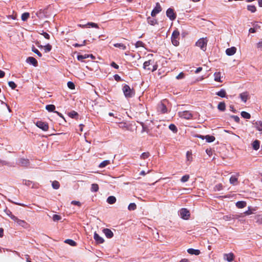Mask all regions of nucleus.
Masks as SVG:
<instances>
[{"instance_id": "nucleus-48", "label": "nucleus", "mask_w": 262, "mask_h": 262, "mask_svg": "<svg viewBox=\"0 0 262 262\" xmlns=\"http://www.w3.org/2000/svg\"><path fill=\"white\" fill-rule=\"evenodd\" d=\"M8 85L13 90L16 88V84L13 81H9Z\"/></svg>"}, {"instance_id": "nucleus-37", "label": "nucleus", "mask_w": 262, "mask_h": 262, "mask_svg": "<svg viewBox=\"0 0 262 262\" xmlns=\"http://www.w3.org/2000/svg\"><path fill=\"white\" fill-rule=\"evenodd\" d=\"M186 159L187 161L189 162H191L192 160V156L191 152L188 151L186 152Z\"/></svg>"}, {"instance_id": "nucleus-58", "label": "nucleus", "mask_w": 262, "mask_h": 262, "mask_svg": "<svg viewBox=\"0 0 262 262\" xmlns=\"http://www.w3.org/2000/svg\"><path fill=\"white\" fill-rule=\"evenodd\" d=\"M184 77V74L183 72L180 73L177 77V79H183Z\"/></svg>"}, {"instance_id": "nucleus-1", "label": "nucleus", "mask_w": 262, "mask_h": 262, "mask_svg": "<svg viewBox=\"0 0 262 262\" xmlns=\"http://www.w3.org/2000/svg\"><path fill=\"white\" fill-rule=\"evenodd\" d=\"M208 43L207 37L201 38L196 42L195 46L200 48L202 51H205Z\"/></svg>"}, {"instance_id": "nucleus-21", "label": "nucleus", "mask_w": 262, "mask_h": 262, "mask_svg": "<svg viewBox=\"0 0 262 262\" xmlns=\"http://www.w3.org/2000/svg\"><path fill=\"white\" fill-rule=\"evenodd\" d=\"M187 252L191 255H198L200 254L199 250L194 249L192 248H189L187 250Z\"/></svg>"}, {"instance_id": "nucleus-23", "label": "nucleus", "mask_w": 262, "mask_h": 262, "mask_svg": "<svg viewBox=\"0 0 262 262\" xmlns=\"http://www.w3.org/2000/svg\"><path fill=\"white\" fill-rule=\"evenodd\" d=\"M38 47L41 48H43L44 49L45 52L46 53L50 52L52 49V46L50 44H48L44 46L41 45L38 46Z\"/></svg>"}, {"instance_id": "nucleus-8", "label": "nucleus", "mask_w": 262, "mask_h": 262, "mask_svg": "<svg viewBox=\"0 0 262 262\" xmlns=\"http://www.w3.org/2000/svg\"><path fill=\"white\" fill-rule=\"evenodd\" d=\"M166 16L171 20H174L176 18V14L171 8H168L166 11Z\"/></svg>"}, {"instance_id": "nucleus-27", "label": "nucleus", "mask_w": 262, "mask_h": 262, "mask_svg": "<svg viewBox=\"0 0 262 262\" xmlns=\"http://www.w3.org/2000/svg\"><path fill=\"white\" fill-rule=\"evenodd\" d=\"M217 108L221 111H224L226 109V104L224 102H220L217 105Z\"/></svg>"}, {"instance_id": "nucleus-42", "label": "nucleus", "mask_w": 262, "mask_h": 262, "mask_svg": "<svg viewBox=\"0 0 262 262\" xmlns=\"http://www.w3.org/2000/svg\"><path fill=\"white\" fill-rule=\"evenodd\" d=\"M136 205L135 203H130L128 206V209L129 210H135L136 209Z\"/></svg>"}, {"instance_id": "nucleus-3", "label": "nucleus", "mask_w": 262, "mask_h": 262, "mask_svg": "<svg viewBox=\"0 0 262 262\" xmlns=\"http://www.w3.org/2000/svg\"><path fill=\"white\" fill-rule=\"evenodd\" d=\"M123 92L126 97H132L134 95V92L128 85H125L123 88Z\"/></svg>"}, {"instance_id": "nucleus-47", "label": "nucleus", "mask_w": 262, "mask_h": 262, "mask_svg": "<svg viewBox=\"0 0 262 262\" xmlns=\"http://www.w3.org/2000/svg\"><path fill=\"white\" fill-rule=\"evenodd\" d=\"M68 88L71 90L75 89V84L73 82L69 81L67 83Z\"/></svg>"}, {"instance_id": "nucleus-45", "label": "nucleus", "mask_w": 262, "mask_h": 262, "mask_svg": "<svg viewBox=\"0 0 262 262\" xmlns=\"http://www.w3.org/2000/svg\"><path fill=\"white\" fill-rule=\"evenodd\" d=\"M169 128L174 133H176L177 132V127L175 125H174L173 124H171L169 125Z\"/></svg>"}, {"instance_id": "nucleus-7", "label": "nucleus", "mask_w": 262, "mask_h": 262, "mask_svg": "<svg viewBox=\"0 0 262 262\" xmlns=\"http://www.w3.org/2000/svg\"><path fill=\"white\" fill-rule=\"evenodd\" d=\"M179 213L181 217L184 220H188L190 216L189 211L185 208L181 209Z\"/></svg>"}, {"instance_id": "nucleus-9", "label": "nucleus", "mask_w": 262, "mask_h": 262, "mask_svg": "<svg viewBox=\"0 0 262 262\" xmlns=\"http://www.w3.org/2000/svg\"><path fill=\"white\" fill-rule=\"evenodd\" d=\"M36 125L38 127L41 129L43 131H47L49 129V126L46 122L39 121L36 123Z\"/></svg>"}, {"instance_id": "nucleus-57", "label": "nucleus", "mask_w": 262, "mask_h": 262, "mask_svg": "<svg viewBox=\"0 0 262 262\" xmlns=\"http://www.w3.org/2000/svg\"><path fill=\"white\" fill-rule=\"evenodd\" d=\"M1 104L5 106L8 110L9 112H11V110L9 107V106L6 103L4 102L3 101H1Z\"/></svg>"}, {"instance_id": "nucleus-29", "label": "nucleus", "mask_w": 262, "mask_h": 262, "mask_svg": "<svg viewBox=\"0 0 262 262\" xmlns=\"http://www.w3.org/2000/svg\"><path fill=\"white\" fill-rule=\"evenodd\" d=\"M260 143L259 141L256 140L252 143V147L254 150H257L259 148Z\"/></svg>"}, {"instance_id": "nucleus-31", "label": "nucleus", "mask_w": 262, "mask_h": 262, "mask_svg": "<svg viewBox=\"0 0 262 262\" xmlns=\"http://www.w3.org/2000/svg\"><path fill=\"white\" fill-rule=\"evenodd\" d=\"M256 211V209L255 208H252L251 209L250 208V207H248V210H247L246 211H245L244 212V213L247 215H251L253 213H254V212Z\"/></svg>"}, {"instance_id": "nucleus-6", "label": "nucleus", "mask_w": 262, "mask_h": 262, "mask_svg": "<svg viewBox=\"0 0 262 262\" xmlns=\"http://www.w3.org/2000/svg\"><path fill=\"white\" fill-rule=\"evenodd\" d=\"M36 15L39 19L47 18L49 16L48 10L47 9H41L36 12Z\"/></svg>"}, {"instance_id": "nucleus-17", "label": "nucleus", "mask_w": 262, "mask_h": 262, "mask_svg": "<svg viewBox=\"0 0 262 262\" xmlns=\"http://www.w3.org/2000/svg\"><path fill=\"white\" fill-rule=\"evenodd\" d=\"M94 238L98 244H102L104 242V239L100 236L96 232L94 233Z\"/></svg>"}, {"instance_id": "nucleus-13", "label": "nucleus", "mask_w": 262, "mask_h": 262, "mask_svg": "<svg viewBox=\"0 0 262 262\" xmlns=\"http://www.w3.org/2000/svg\"><path fill=\"white\" fill-rule=\"evenodd\" d=\"M161 8L159 3H157L156 7L153 9L151 13V15L152 16H156L158 13H159L161 11Z\"/></svg>"}, {"instance_id": "nucleus-60", "label": "nucleus", "mask_w": 262, "mask_h": 262, "mask_svg": "<svg viewBox=\"0 0 262 262\" xmlns=\"http://www.w3.org/2000/svg\"><path fill=\"white\" fill-rule=\"evenodd\" d=\"M41 34L45 38L48 39H50V35L47 33L43 32Z\"/></svg>"}, {"instance_id": "nucleus-33", "label": "nucleus", "mask_w": 262, "mask_h": 262, "mask_svg": "<svg viewBox=\"0 0 262 262\" xmlns=\"http://www.w3.org/2000/svg\"><path fill=\"white\" fill-rule=\"evenodd\" d=\"M241 116L242 117L245 119H250L251 117L250 114L245 111L241 112Z\"/></svg>"}, {"instance_id": "nucleus-19", "label": "nucleus", "mask_w": 262, "mask_h": 262, "mask_svg": "<svg viewBox=\"0 0 262 262\" xmlns=\"http://www.w3.org/2000/svg\"><path fill=\"white\" fill-rule=\"evenodd\" d=\"M103 232L108 238H112L114 235L113 232L110 229L107 228L104 229L103 230Z\"/></svg>"}, {"instance_id": "nucleus-24", "label": "nucleus", "mask_w": 262, "mask_h": 262, "mask_svg": "<svg viewBox=\"0 0 262 262\" xmlns=\"http://www.w3.org/2000/svg\"><path fill=\"white\" fill-rule=\"evenodd\" d=\"M256 223L258 225L262 224V214H257L254 217Z\"/></svg>"}, {"instance_id": "nucleus-20", "label": "nucleus", "mask_w": 262, "mask_h": 262, "mask_svg": "<svg viewBox=\"0 0 262 262\" xmlns=\"http://www.w3.org/2000/svg\"><path fill=\"white\" fill-rule=\"evenodd\" d=\"M26 61H27V62L28 63H29L30 64H31L33 65L35 67H36L37 66V60L35 59V58H34L33 57H28Z\"/></svg>"}, {"instance_id": "nucleus-18", "label": "nucleus", "mask_w": 262, "mask_h": 262, "mask_svg": "<svg viewBox=\"0 0 262 262\" xmlns=\"http://www.w3.org/2000/svg\"><path fill=\"white\" fill-rule=\"evenodd\" d=\"M257 130L262 134V121H257L253 123Z\"/></svg>"}, {"instance_id": "nucleus-40", "label": "nucleus", "mask_w": 262, "mask_h": 262, "mask_svg": "<svg viewBox=\"0 0 262 262\" xmlns=\"http://www.w3.org/2000/svg\"><path fill=\"white\" fill-rule=\"evenodd\" d=\"M89 57V55H88V54H85L84 55H80L77 56V59L79 61H82L83 59H86Z\"/></svg>"}, {"instance_id": "nucleus-32", "label": "nucleus", "mask_w": 262, "mask_h": 262, "mask_svg": "<svg viewBox=\"0 0 262 262\" xmlns=\"http://www.w3.org/2000/svg\"><path fill=\"white\" fill-rule=\"evenodd\" d=\"M46 108L49 112H55V106L53 104L47 105L46 106Z\"/></svg>"}, {"instance_id": "nucleus-63", "label": "nucleus", "mask_w": 262, "mask_h": 262, "mask_svg": "<svg viewBox=\"0 0 262 262\" xmlns=\"http://www.w3.org/2000/svg\"><path fill=\"white\" fill-rule=\"evenodd\" d=\"M111 66L114 67V68L118 69L119 68V66L114 62H112L111 63Z\"/></svg>"}, {"instance_id": "nucleus-49", "label": "nucleus", "mask_w": 262, "mask_h": 262, "mask_svg": "<svg viewBox=\"0 0 262 262\" xmlns=\"http://www.w3.org/2000/svg\"><path fill=\"white\" fill-rule=\"evenodd\" d=\"M149 156V152H147L142 153V155H141L140 157L142 159H145L147 158Z\"/></svg>"}, {"instance_id": "nucleus-51", "label": "nucleus", "mask_w": 262, "mask_h": 262, "mask_svg": "<svg viewBox=\"0 0 262 262\" xmlns=\"http://www.w3.org/2000/svg\"><path fill=\"white\" fill-rule=\"evenodd\" d=\"M69 116L73 118H74L75 117H76V116H77V112H75V111H72L71 112H70L69 114H68Z\"/></svg>"}, {"instance_id": "nucleus-35", "label": "nucleus", "mask_w": 262, "mask_h": 262, "mask_svg": "<svg viewBox=\"0 0 262 262\" xmlns=\"http://www.w3.org/2000/svg\"><path fill=\"white\" fill-rule=\"evenodd\" d=\"M29 16H30V14L28 12H25V13H24L21 15V18L22 20L26 21L28 19V18L29 17Z\"/></svg>"}, {"instance_id": "nucleus-62", "label": "nucleus", "mask_w": 262, "mask_h": 262, "mask_svg": "<svg viewBox=\"0 0 262 262\" xmlns=\"http://www.w3.org/2000/svg\"><path fill=\"white\" fill-rule=\"evenodd\" d=\"M235 122H238L239 121V118L237 116H232L231 117Z\"/></svg>"}, {"instance_id": "nucleus-39", "label": "nucleus", "mask_w": 262, "mask_h": 262, "mask_svg": "<svg viewBox=\"0 0 262 262\" xmlns=\"http://www.w3.org/2000/svg\"><path fill=\"white\" fill-rule=\"evenodd\" d=\"M52 186L54 189H57L59 188L60 184L58 181H54L52 182Z\"/></svg>"}, {"instance_id": "nucleus-46", "label": "nucleus", "mask_w": 262, "mask_h": 262, "mask_svg": "<svg viewBox=\"0 0 262 262\" xmlns=\"http://www.w3.org/2000/svg\"><path fill=\"white\" fill-rule=\"evenodd\" d=\"M16 223L18 225L22 227H25V226L27 225V223L24 221L19 219L18 220Z\"/></svg>"}, {"instance_id": "nucleus-12", "label": "nucleus", "mask_w": 262, "mask_h": 262, "mask_svg": "<svg viewBox=\"0 0 262 262\" xmlns=\"http://www.w3.org/2000/svg\"><path fill=\"white\" fill-rule=\"evenodd\" d=\"M239 97L242 101L246 102L247 100L249 98V94L247 92H244L239 94Z\"/></svg>"}, {"instance_id": "nucleus-22", "label": "nucleus", "mask_w": 262, "mask_h": 262, "mask_svg": "<svg viewBox=\"0 0 262 262\" xmlns=\"http://www.w3.org/2000/svg\"><path fill=\"white\" fill-rule=\"evenodd\" d=\"M247 203L245 201H238L236 203V206L238 208H243L246 206Z\"/></svg>"}, {"instance_id": "nucleus-2", "label": "nucleus", "mask_w": 262, "mask_h": 262, "mask_svg": "<svg viewBox=\"0 0 262 262\" xmlns=\"http://www.w3.org/2000/svg\"><path fill=\"white\" fill-rule=\"evenodd\" d=\"M179 35L180 33L178 30H174L171 35V42L174 46H178L179 45Z\"/></svg>"}, {"instance_id": "nucleus-10", "label": "nucleus", "mask_w": 262, "mask_h": 262, "mask_svg": "<svg viewBox=\"0 0 262 262\" xmlns=\"http://www.w3.org/2000/svg\"><path fill=\"white\" fill-rule=\"evenodd\" d=\"M234 258V255L232 253H225L223 255V258L228 262H232Z\"/></svg>"}, {"instance_id": "nucleus-16", "label": "nucleus", "mask_w": 262, "mask_h": 262, "mask_svg": "<svg viewBox=\"0 0 262 262\" xmlns=\"http://www.w3.org/2000/svg\"><path fill=\"white\" fill-rule=\"evenodd\" d=\"M236 52V48L234 47H232L230 48H228L226 50V53L228 56H232L234 55Z\"/></svg>"}, {"instance_id": "nucleus-43", "label": "nucleus", "mask_w": 262, "mask_h": 262, "mask_svg": "<svg viewBox=\"0 0 262 262\" xmlns=\"http://www.w3.org/2000/svg\"><path fill=\"white\" fill-rule=\"evenodd\" d=\"M135 47L136 48H138L139 47L144 48V43L141 41H138L135 43Z\"/></svg>"}, {"instance_id": "nucleus-52", "label": "nucleus", "mask_w": 262, "mask_h": 262, "mask_svg": "<svg viewBox=\"0 0 262 262\" xmlns=\"http://www.w3.org/2000/svg\"><path fill=\"white\" fill-rule=\"evenodd\" d=\"M159 108H161L162 113H164L167 111L166 106L163 104L160 105Z\"/></svg>"}, {"instance_id": "nucleus-4", "label": "nucleus", "mask_w": 262, "mask_h": 262, "mask_svg": "<svg viewBox=\"0 0 262 262\" xmlns=\"http://www.w3.org/2000/svg\"><path fill=\"white\" fill-rule=\"evenodd\" d=\"M178 115L180 118L187 120L191 119L193 117L191 113L188 111L179 112Z\"/></svg>"}, {"instance_id": "nucleus-11", "label": "nucleus", "mask_w": 262, "mask_h": 262, "mask_svg": "<svg viewBox=\"0 0 262 262\" xmlns=\"http://www.w3.org/2000/svg\"><path fill=\"white\" fill-rule=\"evenodd\" d=\"M199 138L202 139H206L207 142H212L215 140V137L213 136L207 135L205 136H203L202 135H200L198 136Z\"/></svg>"}, {"instance_id": "nucleus-38", "label": "nucleus", "mask_w": 262, "mask_h": 262, "mask_svg": "<svg viewBox=\"0 0 262 262\" xmlns=\"http://www.w3.org/2000/svg\"><path fill=\"white\" fill-rule=\"evenodd\" d=\"M247 9L252 13H254L256 11V8L254 5H248Z\"/></svg>"}, {"instance_id": "nucleus-41", "label": "nucleus", "mask_w": 262, "mask_h": 262, "mask_svg": "<svg viewBox=\"0 0 262 262\" xmlns=\"http://www.w3.org/2000/svg\"><path fill=\"white\" fill-rule=\"evenodd\" d=\"M189 178L190 177L188 174H185L181 178V181L183 183L186 182L188 181Z\"/></svg>"}, {"instance_id": "nucleus-55", "label": "nucleus", "mask_w": 262, "mask_h": 262, "mask_svg": "<svg viewBox=\"0 0 262 262\" xmlns=\"http://www.w3.org/2000/svg\"><path fill=\"white\" fill-rule=\"evenodd\" d=\"M32 51L36 53L39 57H41V54L37 49L34 48L32 49Z\"/></svg>"}, {"instance_id": "nucleus-64", "label": "nucleus", "mask_w": 262, "mask_h": 262, "mask_svg": "<svg viewBox=\"0 0 262 262\" xmlns=\"http://www.w3.org/2000/svg\"><path fill=\"white\" fill-rule=\"evenodd\" d=\"M256 46L258 48H262V41H260L259 42H258L257 45H256Z\"/></svg>"}, {"instance_id": "nucleus-5", "label": "nucleus", "mask_w": 262, "mask_h": 262, "mask_svg": "<svg viewBox=\"0 0 262 262\" xmlns=\"http://www.w3.org/2000/svg\"><path fill=\"white\" fill-rule=\"evenodd\" d=\"M148 58V60L145 61L143 63V68L145 70H150V68L149 67L150 65H152L154 63V60L152 59V54H150L147 56Z\"/></svg>"}, {"instance_id": "nucleus-56", "label": "nucleus", "mask_w": 262, "mask_h": 262, "mask_svg": "<svg viewBox=\"0 0 262 262\" xmlns=\"http://www.w3.org/2000/svg\"><path fill=\"white\" fill-rule=\"evenodd\" d=\"M85 43H86V40H84L82 44H78V43H76L74 44L73 46H74L75 47H81V46H85Z\"/></svg>"}, {"instance_id": "nucleus-50", "label": "nucleus", "mask_w": 262, "mask_h": 262, "mask_svg": "<svg viewBox=\"0 0 262 262\" xmlns=\"http://www.w3.org/2000/svg\"><path fill=\"white\" fill-rule=\"evenodd\" d=\"M52 219L54 221H58L61 220V217L59 215L54 214V215H53Z\"/></svg>"}, {"instance_id": "nucleus-28", "label": "nucleus", "mask_w": 262, "mask_h": 262, "mask_svg": "<svg viewBox=\"0 0 262 262\" xmlns=\"http://www.w3.org/2000/svg\"><path fill=\"white\" fill-rule=\"evenodd\" d=\"M216 94L221 97L224 98L226 96V92L225 90L222 89L220 91L217 92Z\"/></svg>"}, {"instance_id": "nucleus-26", "label": "nucleus", "mask_w": 262, "mask_h": 262, "mask_svg": "<svg viewBox=\"0 0 262 262\" xmlns=\"http://www.w3.org/2000/svg\"><path fill=\"white\" fill-rule=\"evenodd\" d=\"M229 181L231 184L236 185L237 184V178L235 176H231Z\"/></svg>"}, {"instance_id": "nucleus-34", "label": "nucleus", "mask_w": 262, "mask_h": 262, "mask_svg": "<svg viewBox=\"0 0 262 262\" xmlns=\"http://www.w3.org/2000/svg\"><path fill=\"white\" fill-rule=\"evenodd\" d=\"M99 189V186L98 184H93L91 186V190L93 192H97L98 191Z\"/></svg>"}, {"instance_id": "nucleus-15", "label": "nucleus", "mask_w": 262, "mask_h": 262, "mask_svg": "<svg viewBox=\"0 0 262 262\" xmlns=\"http://www.w3.org/2000/svg\"><path fill=\"white\" fill-rule=\"evenodd\" d=\"M78 26L82 28H85L86 27H93V28H99L98 25L94 23H88V24H85V25H79Z\"/></svg>"}, {"instance_id": "nucleus-61", "label": "nucleus", "mask_w": 262, "mask_h": 262, "mask_svg": "<svg viewBox=\"0 0 262 262\" xmlns=\"http://www.w3.org/2000/svg\"><path fill=\"white\" fill-rule=\"evenodd\" d=\"M4 211H5V213H6V214L8 216H9L10 217L11 216V215H13V214H12V212H11L10 210H7V209H6V210H4Z\"/></svg>"}, {"instance_id": "nucleus-44", "label": "nucleus", "mask_w": 262, "mask_h": 262, "mask_svg": "<svg viewBox=\"0 0 262 262\" xmlns=\"http://www.w3.org/2000/svg\"><path fill=\"white\" fill-rule=\"evenodd\" d=\"M65 243L69 244L71 246H74L76 245V242H74V241H73L72 239H66L65 241Z\"/></svg>"}, {"instance_id": "nucleus-36", "label": "nucleus", "mask_w": 262, "mask_h": 262, "mask_svg": "<svg viewBox=\"0 0 262 262\" xmlns=\"http://www.w3.org/2000/svg\"><path fill=\"white\" fill-rule=\"evenodd\" d=\"M110 163V161L109 160H105L99 164V167L100 168H103L108 165Z\"/></svg>"}, {"instance_id": "nucleus-25", "label": "nucleus", "mask_w": 262, "mask_h": 262, "mask_svg": "<svg viewBox=\"0 0 262 262\" xmlns=\"http://www.w3.org/2000/svg\"><path fill=\"white\" fill-rule=\"evenodd\" d=\"M116 202V198L114 196H110L107 199V202L110 204H113Z\"/></svg>"}, {"instance_id": "nucleus-54", "label": "nucleus", "mask_w": 262, "mask_h": 262, "mask_svg": "<svg viewBox=\"0 0 262 262\" xmlns=\"http://www.w3.org/2000/svg\"><path fill=\"white\" fill-rule=\"evenodd\" d=\"M222 188H223L222 185L221 184H219L215 186V190L220 191V190H222Z\"/></svg>"}, {"instance_id": "nucleus-59", "label": "nucleus", "mask_w": 262, "mask_h": 262, "mask_svg": "<svg viewBox=\"0 0 262 262\" xmlns=\"http://www.w3.org/2000/svg\"><path fill=\"white\" fill-rule=\"evenodd\" d=\"M71 204H73V205H77L78 206H81V203L79 201H73L71 202Z\"/></svg>"}, {"instance_id": "nucleus-14", "label": "nucleus", "mask_w": 262, "mask_h": 262, "mask_svg": "<svg viewBox=\"0 0 262 262\" xmlns=\"http://www.w3.org/2000/svg\"><path fill=\"white\" fill-rule=\"evenodd\" d=\"M214 80L216 82H222V74L220 72H216L214 73Z\"/></svg>"}, {"instance_id": "nucleus-53", "label": "nucleus", "mask_w": 262, "mask_h": 262, "mask_svg": "<svg viewBox=\"0 0 262 262\" xmlns=\"http://www.w3.org/2000/svg\"><path fill=\"white\" fill-rule=\"evenodd\" d=\"M118 126L120 128H127V124L125 122H120L119 123Z\"/></svg>"}, {"instance_id": "nucleus-30", "label": "nucleus", "mask_w": 262, "mask_h": 262, "mask_svg": "<svg viewBox=\"0 0 262 262\" xmlns=\"http://www.w3.org/2000/svg\"><path fill=\"white\" fill-rule=\"evenodd\" d=\"M114 46L116 48H119L123 50H124L126 49V47L123 43H115L114 45Z\"/></svg>"}]
</instances>
